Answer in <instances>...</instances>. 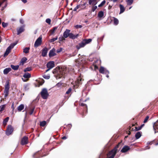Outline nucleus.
Masks as SVG:
<instances>
[{
    "label": "nucleus",
    "mask_w": 158,
    "mask_h": 158,
    "mask_svg": "<svg viewBox=\"0 0 158 158\" xmlns=\"http://www.w3.org/2000/svg\"><path fill=\"white\" fill-rule=\"evenodd\" d=\"M92 39H84L80 43H79L78 45H76V48L77 49H79L81 48H83L84 47L86 44L90 43Z\"/></svg>",
    "instance_id": "f257e3e1"
},
{
    "label": "nucleus",
    "mask_w": 158,
    "mask_h": 158,
    "mask_svg": "<svg viewBox=\"0 0 158 158\" xmlns=\"http://www.w3.org/2000/svg\"><path fill=\"white\" fill-rule=\"evenodd\" d=\"M120 144L119 143L113 149L109 152L107 155L108 158H114L117 152V148Z\"/></svg>",
    "instance_id": "f03ea898"
},
{
    "label": "nucleus",
    "mask_w": 158,
    "mask_h": 158,
    "mask_svg": "<svg viewBox=\"0 0 158 158\" xmlns=\"http://www.w3.org/2000/svg\"><path fill=\"white\" fill-rule=\"evenodd\" d=\"M40 94L44 99H46L49 95L47 90L46 88L43 89L40 92Z\"/></svg>",
    "instance_id": "7ed1b4c3"
},
{
    "label": "nucleus",
    "mask_w": 158,
    "mask_h": 158,
    "mask_svg": "<svg viewBox=\"0 0 158 158\" xmlns=\"http://www.w3.org/2000/svg\"><path fill=\"white\" fill-rule=\"evenodd\" d=\"M42 42V37H39L35 41L34 46L35 47H37L40 45Z\"/></svg>",
    "instance_id": "20e7f679"
},
{
    "label": "nucleus",
    "mask_w": 158,
    "mask_h": 158,
    "mask_svg": "<svg viewBox=\"0 0 158 158\" xmlns=\"http://www.w3.org/2000/svg\"><path fill=\"white\" fill-rule=\"evenodd\" d=\"M99 72L101 73L105 74H109V72L108 70L102 66L101 67L99 70Z\"/></svg>",
    "instance_id": "39448f33"
},
{
    "label": "nucleus",
    "mask_w": 158,
    "mask_h": 158,
    "mask_svg": "<svg viewBox=\"0 0 158 158\" xmlns=\"http://www.w3.org/2000/svg\"><path fill=\"white\" fill-rule=\"evenodd\" d=\"M153 129L155 134L158 132V120L153 123Z\"/></svg>",
    "instance_id": "423d86ee"
},
{
    "label": "nucleus",
    "mask_w": 158,
    "mask_h": 158,
    "mask_svg": "<svg viewBox=\"0 0 158 158\" xmlns=\"http://www.w3.org/2000/svg\"><path fill=\"white\" fill-rule=\"evenodd\" d=\"M28 143V138L27 137L25 136L22 139L21 144L22 145L27 144Z\"/></svg>",
    "instance_id": "0eeeda50"
},
{
    "label": "nucleus",
    "mask_w": 158,
    "mask_h": 158,
    "mask_svg": "<svg viewBox=\"0 0 158 158\" xmlns=\"http://www.w3.org/2000/svg\"><path fill=\"white\" fill-rule=\"evenodd\" d=\"M13 131V128L11 125L8 126V127L6 131V134L7 135H10Z\"/></svg>",
    "instance_id": "6e6552de"
},
{
    "label": "nucleus",
    "mask_w": 158,
    "mask_h": 158,
    "mask_svg": "<svg viewBox=\"0 0 158 158\" xmlns=\"http://www.w3.org/2000/svg\"><path fill=\"white\" fill-rule=\"evenodd\" d=\"M54 63L53 61L48 62L47 64V67L48 68L52 69L54 67Z\"/></svg>",
    "instance_id": "1a4fd4ad"
},
{
    "label": "nucleus",
    "mask_w": 158,
    "mask_h": 158,
    "mask_svg": "<svg viewBox=\"0 0 158 158\" xmlns=\"http://www.w3.org/2000/svg\"><path fill=\"white\" fill-rule=\"evenodd\" d=\"M70 30L69 29H66L65 31L64 32L63 34V36L64 38H66L68 37H69L70 34Z\"/></svg>",
    "instance_id": "9d476101"
},
{
    "label": "nucleus",
    "mask_w": 158,
    "mask_h": 158,
    "mask_svg": "<svg viewBox=\"0 0 158 158\" xmlns=\"http://www.w3.org/2000/svg\"><path fill=\"white\" fill-rule=\"evenodd\" d=\"M55 49L54 48H52L49 52V57H51L54 56L56 55V53H55Z\"/></svg>",
    "instance_id": "9b49d317"
},
{
    "label": "nucleus",
    "mask_w": 158,
    "mask_h": 158,
    "mask_svg": "<svg viewBox=\"0 0 158 158\" xmlns=\"http://www.w3.org/2000/svg\"><path fill=\"white\" fill-rule=\"evenodd\" d=\"M13 48L11 47L10 45L6 49V52L4 54V56H6L8 55L10 52L11 49Z\"/></svg>",
    "instance_id": "f8f14e48"
},
{
    "label": "nucleus",
    "mask_w": 158,
    "mask_h": 158,
    "mask_svg": "<svg viewBox=\"0 0 158 158\" xmlns=\"http://www.w3.org/2000/svg\"><path fill=\"white\" fill-rule=\"evenodd\" d=\"M79 36L78 34H77L76 35H74L73 33H70V34L69 37L70 38L74 39L77 38Z\"/></svg>",
    "instance_id": "ddd939ff"
},
{
    "label": "nucleus",
    "mask_w": 158,
    "mask_h": 158,
    "mask_svg": "<svg viewBox=\"0 0 158 158\" xmlns=\"http://www.w3.org/2000/svg\"><path fill=\"white\" fill-rule=\"evenodd\" d=\"M130 147L127 146H124L122 149L121 150V152H122L124 153L127 152L128 150L130 149Z\"/></svg>",
    "instance_id": "4468645a"
},
{
    "label": "nucleus",
    "mask_w": 158,
    "mask_h": 158,
    "mask_svg": "<svg viewBox=\"0 0 158 158\" xmlns=\"http://www.w3.org/2000/svg\"><path fill=\"white\" fill-rule=\"evenodd\" d=\"M48 49L47 48L45 47L42 50V56H45L47 54Z\"/></svg>",
    "instance_id": "2eb2a0df"
},
{
    "label": "nucleus",
    "mask_w": 158,
    "mask_h": 158,
    "mask_svg": "<svg viewBox=\"0 0 158 158\" xmlns=\"http://www.w3.org/2000/svg\"><path fill=\"white\" fill-rule=\"evenodd\" d=\"M24 26L23 25L21 26L19 29L17 30V34L19 35L22 32L24 31Z\"/></svg>",
    "instance_id": "dca6fc26"
},
{
    "label": "nucleus",
    "mask_w": 158,
    "mask_h": 158,
    "mask_svg": "<svg viewBox=\"0 0 158 158\" xmlns=\"http://www.w3.org/2000/svg\"><path fill=\"white\" fill-rule=\"evenodd\" d=\"M97 3L96 0H89V5H95Z\"/></svg>",
    "instance_id": "f3484780"
},
{
    "label": "nucleus",
    "mask_w": 158,
    "mask_h": 158,
    "mask_svg": "<svg viewBox=\"0 0 158 158\" xmlns=\"http://www.w3.org/2000/svg\"><path fill=\"white\" fill-rule=\"evenodd\" d=\"M11 70L10 68H6L5 69L3 70V73L4 74H7Z\"/></svg>",
    "instance_id": "a211bd4d"
},
{
    "label": "nucleus",
    "mask_w": 158,
    "mask_h": 158,
    "mask_svg": "<svg viewBox=\"0 0 158 158\" xmlns=\"http://www.w3.org/2000/svg\"><path fill=\"white\" fill-rule=\"evenodd\" d=\"M119 7L120 8V12L119 13V14H120L123 13L124 11L125 10V9L124 6L121 4H120L119 5Z\"/></svg>",
    "instance_id": "6ab92c4d"
},
{
    "label": "nucleus",
    "mask_w": 158,
    "mask_h": 158,
    "mask_svg": "<svg viewBox=\"0 0 158 158\" xmlns=\"http://www.w3.org/2000/svg\"><path fill=\"white\" fill-rule=\"evenodd\" d=\"M27 60V59L26 57H24L21 60L19 64H22L23 65Z\"/></svg>",
    "instance_id": "aec40b11"
},
{
    "label": "nucleus",
    "mask_w": 158,
    "mask_h": 158,
    "mask_svg": "<svg viewBox=\"0 0 158 158\" xmlns=\"http://www.w3.org/2000/svg\"><path fill=\"white\" fill-rule=\"evenodd\" d=\"M10 67L13 69L15 70H16L18 69L19 66V65H14L11 64L10 65Z\"/></svg>",
    "instance_id": "412c9836"
},
{
    "label": "nucleus",
    "mask_w": 158,
    "mask_h": 158,
    "mask_svg": "<svg viewBox=\"0 0 158 158\" xmlns=\"http://www.w3.org/2000/svg\"><path fill=\"white\" fill-rule=\"evenodd\" d=\"M141 136V132H138L135 135V137L136 139H139Z\"/></svg>",
    "instance_id": "4be33fe9"
},
{
    "label": "nucleus",
    "mask_w": 158,
    "mask_h": 158,
    "mask_svg": "<svg viewBox=\"0 0 158 158\" xmlns=\"http://www.w3.org/2000/svg\"><path fill=\"white\" fill-rule=\"evenodd\" d=\"M23 77L25 78H29L31 77V75L28 73H26L24 74Z\"/></svg>",
    "instance_id": "5701e85b"
},
{
    "label": "nucleus",
    "mask_w": 158,
    "mask_h": 158,
    "mask_svg": "<svg viewBox=\"0 0 158 158\" xmlns=\"http://www.w3.org/2000/svg\"><path fill=\"white\" fill-rule=\"evenodd\" d=\"M24 108V105L23 104H21L18 107V110L20 111L22 110Z\"/></svg>",
    "instance_id": "b1692460"
},
{
    "label": "nucleus",
    "mask_w": 158,
    "mask_h": 158,
    "mask_svg": "<svg viewBox=\"0 0 158 158\" xmlns=\"http://www.w3.org/2000/svg\"><path fill=\"white\" fill-rule=\"evenodd\" d=\"M104 16V13L102 11L99 12L98 14V16L100 18H102Z\"/></svg>",
    "instance_id": "393cba45"
},
{
    "label": "nucleus",
    "mask_w": 158,
    "mask_h": 158,
    "mask_svg": "<svg viewBox=\"0 0 158 158\" xmlns=\"http://www.w3.org/2000/svg\"><path fill=\"white\" fill-rule=\"evenodd\" d=\"M5 90H9V82L8 81H6V84L5 85Z\"/></svg>",
    "instance_id": "a878e982"
},
{
    "label": "nucleus",
    "mask_w": 158,
    "mask_h": 158,
    "mask_svg": "<svg viewBox=\"0 0 158 158\" xmlns=\"http://www.w3.org/2000/svg\"><path fill=\"white\" fill-rule=\"evenodd\" d=\"M29 47H26L23 49V52L25 53H27L29 52V50H30Z\"/></svg>",
    "instance_id": "bb28decb"
},
{
    "label": "nucleus",
    "mask_w": 158,
    "mask_h": 158,
    "mask_svg": "<svg viewBox=\"0 0 158 158\" xmlns=\"http://www.w3.org/2000/svg\"><path fill=\"white\" fill-rule=\"evenodd\" d=\"M46 122L45 121L41 122L40 123V125L42 127H44L46 125Z\"/></svg>",
    "instance_id": "cd10ccee"
},
{
    "label": "nucleus",
    "mask_w": 158,
    "mask_h": 158,
    "mask_svg": "<svg viewBox=\"0 0 158 158\" xmlns=\"http://www.w3.org/2000/svg\"><path fill=\"white\" fill-rule=\"evenodd\" d=\"M127 5H131L132 4L133 2V0H126Z\"/></svg>",
    "instance_id": "c85d7f7f"
},
{
    "label": "nucleus",
    "mask_w": 158,
    "mask_h": 158,
    "mask_svg": "<svg viewBox=\"0 0 158 158\" xmlns=\"http://www.w3.org/2000/svg\"><path fill=\"white\" fill-rule=\"evenodd\" d=\"M24 89L25 90H27L29 89V85L26 84L24 85Z\"/></svg>",
    "instance_id": "c756f323"
},
{
    "label": "nucleus",
    "mask_w": 158,
    "mask_h": 158,
    "mask_svg": "<svg viewBox=\"0 0 158 158\" xmlns=\"http://www.w3.org/2000/svg\"><path fill=\"white\" fill-rule=\"evenodd\" d=\"M118 23V20L115 18H114V24L115 25H117Z\"/></svg>",
    "instance_id": "7c9ffc66"
},
{
    "label": "nucleus",
    "mask_w": 158,
    "mask_h": 158,
    "mask_svg": "<svg viewBox=\"0 0 158 158\" xmlns=\"http://www.w3.org/2000/svg\"><path fill=\"white\" fill-rule=\"evenodd\" d=\"M38 152H39V151L37 152L36 153H35L33 155V158H39V157H40L39 154V155H38H38H37V156H36V155H37V154H38Z\"/></svg>",
    "instance_id": "2f4dec72"
},
{
    "label": "nucleus",
    "mask_w": 158,
    "mask_h": 158,
    "mask_svg": "<svg viewBox=\"0 0 158 158\" xmlns=\"http://www.w3.org/2000/svg\"><path fill=\"white\" fill-rule=\"evenodd\" d=\"M9 119V118L8 117H7L6 118L3 120V124H6V123L8 121Z\"/></svg>",
    "instance_id": "473e14b6"
},
{
    "label": "nucleus",
    "mask_w": 158,
    "mask_h": 158,
    "mask_svg": "<svg viewBox=\"0 0 158 158\" xmlns=\"http://www.w3.org/2000/svg\"><path fill=\"white\" fill-rule=\"evenodd\" d=\"M106 1L105 0H103L99 5H98V7H101L103 6L105 3Z\"/></svg>",
    "instance_id": "72a5a7b5"
},
{
    "label": "nucleus",
    "mask_w": 158,
    "mask_h": 158,
    "mask_svg": "<svg viewBox=\"0 0 158 158\" xmlns=\"http://www.w3.org/2000/svg\"><path fill=\"white\" fill-rule=\"evenodd\" d=\"M32 69L31 68V67H27L24 70V71L25 72H26L27 71H29L31 70Z\"/></svg>",
    "instance_id": "f704fd0d"
},
{
    "label": "nucleus",
    "mask_w": 158,
    "mask_h": 158,
    "mask_svg": "<svg viewBox=\"0 0 158 158\" xmlns=\"http://www.w3.org/2000/svg\"><path fill=\"white\" fill-rule=\"evenodd\" d=\"M9 91L8 90H5V89L4 91V93L5 94V97H6L8 95L9 93Z\"/></svg>",
    "instance_id": "c9c22d12"
},
{
    "label": "nucleus",
    "mask_w": 158,
    "mask_h": 158,
    "mask_svg": "<svg viewBox=\"0 0 158 158\" xmlns=\"http://www.w3.org/2000/svg\"><path fill=\"white\" fill-rule=\"evenodd\" d=\"M57 28V27H54L51 30V33L53 34L55 32V31L56 30Z\"/></svg>",
    "instance_id": "e433bc0d"
},
{
    "label": "nucleus",
    "mask_w": 158,
    "mask_h": 158,
    "mask_svg": "<svg viewBox=\"0 0 158 158\" xmlns=\"http://www.w3.org/2000/svg\"><path fill=\"white\" fill-rule=\"evenodd\" d=\"M65 38H64L63 36L60 37L59 38V41L60 42L64 40H65Z\"/></svg>",
    "instance_id": "4c0bfd02"
},
{
    "label": "nucleus",
    "mask_w": 158,
    "mask_h": 158,
    "mask_svg": "<svg viewBox=\"0 0 158 158\" xmlns=\"http://www.w3.org/2000/svg\"><path fill=\"white\" fill-rule=\"evenodd\" d=\"M58 38L57 37L55 38H52L50 40V42L51 43L53 42H54Z\"/></svg>",
    "instance_id": "58836bf2"
},
{
    "label": "nucleus",
    "mask_w": 158,
    "mask_h": 158,
    "mask_svg": "<svg viewBox=\"0 0 158 158\" xmlns=\"http://www.w3.org/2000/svg\"><path fill=\"white\" fill-rule=\"evenodd\" d=\"M5 107V105H3L1 106L0 107V111H2L4 109Z\"/></svg>",
    "instance_id": "ea45409f"
},
{
    "label": "nucleus",
    "mask_w": 158,
    "mask_h": 158,
    "mask_svg": "<svg viewBox=\"0 0 158 158\" xmlns=\"http://www.w3.org/2000/svg\"><path fill=\"white\" fill-rule=\"evenodd\" d=\"M149 117L148 116H147L145 118L144 120L143 121V123H146L148 121V120L149 119Z\"/></svg>",
    "instance_id": "a19ab883"
},
{
    "label": "nucleus",
    "mask_w": 158,
    "mask_h": 158,
    "mask_svg": "<svg viewBox=\"0 0 158 158\" xmlns=\"http://www.w3.org/2000/svg\"><path fill=\"white\" fill-rule=\"evenodd\" d=\"M51 20L50 19H47L46 20V22L48 23L49 24H50L51 23Z\"/></svg>",
    "instance_id": "79ce46f5"
},
{
    "label": "nucleus",
    "mask_w": 158,
    "mask_h": 158,
    "mask_svg": "<svg viewBox=\"0 0 158 158\" xmlns=\"http://www.w3.org/2000/svg\"><path fill=\"white\" fill-rule=\"evenodd\" d=\"M43 77L45 79H48L50 78V76L49 75H44Z\"/></svg>",
    "instance_id": "37998d69"
},
{
    "label": "nucleus",
    "mask_w": 158,
    "mask_h": 158,
    "mask_svg": "<svg viewBox=\"0 0 158 158\" xmlns=\"http://www.w3.org/2000/svg\"><path fill=\"white\" fill-rule=\"evenodd\" d=\"M97 6H94L92 7V11L93 12L94 11L97 9Z\"/></svg>",
    "instance_id": "c03bdc74"
},
{
    "label": "nucleus",
    "mask_w": 158,
    "mask_h": 158,
    "mask_svg": "<svg viewBox=\"0 0 158 158\" xmlns=\"http://www.w3.org/2000/svg\"><path fill=\"white\" fill-rule=\"evenodd\" d=\"M82 27V26L81 25H77L75 26V27L77 29L81 28Z\"/></svg>",
    "instance_id": "a18cd8bd"
},
{
    "label": "nucleus",
    "mask_w": 158,
    "mask_h": 158,
    "mask_svg": "<svg viewBox=\"0 0 158 158\" xmlns=\"http://www.w3.org/2000/svg\"><path fill=\"white\" fill-rule=\"evenodd\" d=\"M17 42H15L13 44H11L10 45L11 47L12 48H13L17 44Z\"/></svg>",
    "instance_id": "49530a36"
},
{
    "label": "nucleus",
    "mask_w": 158,
    "mask_h": 158,
    "mask_svg": "<svg viewBox=\"0 0 158 158\" xmlns=\"http://www.w3.org/2000/svg\"><path fill=\"white\" fill-rule=\"evenodd\" d=\"M71 88H69V89L66 92V94H69L71 92Z\"/></svg>",
    "instance_id": "de8ad7c7"
},
{
    "label": "nucleus",
    "mask_w": 158,
    "mask_h": 158,
    "mask_svg": "<svg viewBox=\"0 0 158 158\" xmlns=\"http://www.w3.org/2000/svg\"><path fill=\"white\" fill-rule=\"evenodd\" d=\"M2 27H6L7 25V23H5L4 22H3L2 23Z\"/></svg>",
    "instance_id": "09e8293b"
},
{
    "label": "nucleus",
    "mask_w": 158,
    "mask_h": 158,
    "mask_svg": "<svg viewBox=\"0 0 158 158\" xmlns=\"http://www.w3.org/2000/svg\"><path fill=\"white\" fill-rule=\"evenodd\" d=\"M80 7V6L79 5H77L74 9V11H76L78 9L79 7Z\"/></svg>",
    "instance_id": "8fccbe9b"
},
{
    "label": "nucleus",
    "mask_w": 158,
    "mask_h": 158,
    "mask_svg": "<svg viewBox=\"0 0 158 158\" xmlns=\"http://www.w3.org/2000/svg\"><path fill=\"white\" fill-rule=\"evenodd\" d=\"M62 48H60L59 49H58L57 50L56 52L57 53H59L62 51Z\"/></svg>",
    "instance_id": "3c124183"
},
{
    "label": "nucleus",
    "mask_w": 158,
    "mask_h": 158,
    "mask_svg": "<svg viewBox=\"0 0 158 158\" xmlns=\"http://www.w3.org/2000/svg\"><path fill=\"white\" fill-rule=\"evenodd\" d=\"M34 108H33V109H31L29 112L30 114V115L32 114L33 113L34 111Z\"/></svg>",
    "instance_id": "603ef678"
},
{
    "label": "nucleus",
    "mask_w": 158,
    "mask_h": 158,
    "mask_svg": "<svg viewBox=\"0 0 158 158\" xmlns=\"http://www.w3.org/2000/svg\"><path fill=\"white\" fill-rule=\"evenodd\" d=\"M81 106H85V107L86 108V109L87 110V105L86 104H84V103H81Z\"/></svg>",
    "instance_id": "864d4df0"
},
{
    "label": "nucleus",
    "mask_w": 158,
    "mask_h": 158,
    "mask_svg": "<svg viewBox=\"0 0 158 158\" xmlns=\"http://www.w3.org/2000/svg\"><path fill=\"white\" fill-rule=\"evenodd\" d=\"M144 125V124L141 125L140 127H139V129H138V130H140Z\"/></svg>",
    "instance_id": "5fc2aeb1"
},
{
    "label": "nucleus",
    "mask_w": 158,
    "mask_h": 158,
    "mask_svg": "<svg viewBox=\"0 0 158 158\" xmlns=\"http://www.w3.org/2000/svg\"><path fill=\"white\" fill-rule=\"evenodd\" d=\"M19 21H20V23H22V24H23V23H24V21L22 19H20Z\"/></svg>",
    "instance_id": "6e6d98bb"
},
{
    "label": "nucleus",
    "mask_w": 158,
    "mask_h": 158,
    "mask_svg": "<svg viewBox=\"0 0 158 158\" xmlns=\"http://www.w3.org/2000/svg\"><path fill=\"white\" fill-rule=\"evenodd\" d=\"M61 85L62 83H58L57 84L56 86H60Z\"/></svg>",
    "instance_id": "4d7b16f0"
},
{
    "label": "nucleus",
    "mask_w": 158,
    "mask_h": 158,
    "mask_svg": "<svg viewBox=\"0 0 158 158\" xmlns=\"http://www.w3.org/2000/svg\"><path fill=\"white\" fill-rule=\"evenodd\" d=\"M7 4H6L5 6H4L3 7H2V10H3L7 6Z\"/></svg>",
    "instance_id": "13d9d810"
},
{
    "label": "nucleus",
    "mask_w": 158,
    "mask_h": 158,
    "mask_svg": "<svg viewBox=\"0 0 158 158\" xmlns=\"http://www.w3.org/2000/svg\"><path fill=\"white\" fill-rule=\"evenodd\" d=\"M67 138V137L66 136H64L62 138L63 139H66Z\"/></svg>",
    "instance_id": "bf43d9fd"
},
{
    "label": "nucleus",
    "mask_w": 158,
    "mask_h": 158,
    "mask_svg": "<svg viewBox=\"0 0 158 158\" xmlns=\"http://www.w3.org/2000/svg\"><path fill=\"white\" fill-rule=\"evenodd\" d=\"M150 148V147L148 146H147L145 147V148L144 149V150L149 149Z\"/></svg>",
    "instance_id": "052dcab7"
},
{
    "label": "nucleus",
    "mask_w": 158,
    "mask_h": 158,
    "mask_svg": "<svg viewBox=\"0 0 158 158\" xmlns=\"http://www.w3.org/2000/svg\"><path fill=\"white\" fill-rule=\"evenodd\" d=\"M24 3H25L27 2V0H21Z\"/></svg>",
    "instance_id": "680f3d73"
},
{
    "label": "nucleus",
    "mask_w": 158,
    "mask_h": 158,
    "mask_svg": "<svg viewBox=\"0 0 158 158\" xmlns=\"http://www.w3.org/2000/svg\"><path fill=\"white\" fill-rule=\"evenodd\" d=\"M135 130L136 131H139V130H138V129H139V127H135Z\"/></svg>",
    "instance_id": "e2e57ef3"
},
{
    "label": "nucleus",
    "mask_w": 158,
    "mask_h": 158,
    "mask_svg": "<svg viewBox=\"0 0 158 158\" xmlns=\"http://www.w3.org/2000/svg\"><path fill=\"white\" fill-rule=\"evenodd\" d=\"M68 126L69 127H70V128H71V127H72V125H71V124H68Z\"/></svg>",
    "instance_id": "0e129e2a"
},
{
    "label": "nucleus",
    "mask_w": 158,
    "mask_h": 158,
    "mask_svg": "<svg viewBox=\"0 0 158 158\" xmlns=\"http://www.w3.org/2000/svg\"><path fill=\"white\" fill-rule=\"evenodd\" d=\"M50 69H49V68H48V69H47L46 71V72H48V71Z\"/></svg>",
    "instance_id": "69168bd1"
},
{
    "label": "nucleus",
    "mask_w": 158,
    "mask_h": 158,
    "mask_svg": "<svg viewBox=\"0 0 158 158\" xmlns=\"http://www.w3.org/2000/svg\"><path fill=\"white\" fill-rule=\"evenodd\" d=\"M118 0H113V2H116Z\"/></svg>",
    "instance_id": "338daca9"
},
{
    "label": "nucleus",
    "mask_w": 158,
    "mask_h": 158,
    "mask_svg": "<svg viewBox=\"0 0 158 158\" xmlns=\"http://www.w3.org/2000/svg\"><path fill=\"white\" fill-rule=\"evenodd\" d=\"M106 75V77H107L108 78L109 77V76L108 75V74H107Z\"/></svg>",
    "instance_id": "774afa93"
}]
</instances>
